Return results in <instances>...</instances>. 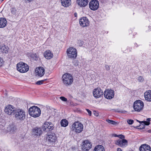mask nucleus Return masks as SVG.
<instances>
[{
    "mask_svg": "<svg viewBox=\"0 0 151 151\" xmlns=\"http://www.w3.org/2000/svg\"><path fill=\"white\" fill-rule=\"evenodd\" d=\"M16 127L14 124H9L7 128V131L11 133H14L16 131Z\"/></svg>",
    "mask_w": 151,
    "mask_h": 151,
    "instance_id": "17",
    "label": "nucleus"
},
{
    "mask_svg": "<svg viewBox=\"0 0 151 151\" xmlns=\"http://www.w3.org/2000/svg\"><path fill=\"white\" fill-rule=\"evenodd\" d=\"M47 138L48 141L50 143L55 142L57 139L55 134L54 133H51L48 135Z\"/></svg>",
    "mask_w": 151,
    "mask_h": 151,
    "instance_id": "19",
    "label": "nucleus"
},
{
    "mask_svg": "<svg viewBox=\"0 0 151 151\" xmlns=\"http://www.w3.org/2000/svg\"><path fill=\"white\" fill-rule=\"evenodd\" d=\"M3 125H0V128L1 129H3Z\"/></svg>",
    "mask_w": 151,
    "mask_h": 151,
    "instance_id": "46",
    "label": "nucleus"
},
{
    "mask_svg": "<svg viewBox=\"0 0 151 151\" xmlns=\"http://www.w3.org/2000/svg\"><path fill=\"white\" fill-rule=\"evenodd\" d=\"M144 106L143 102L140 100L135 101L133 104V107L135 111L139 112L142 111Z\"/></svg>",
    "mask_w": 151,
    "mask_h": 151,
    "instance_id": "6",
    "label": "nucleus"
},
{
    "mask_svg": "<svg viewBox=\"0 0 151 151\" xmlns=\"http://www.w3.org/2000/svg\"><path fill=\"white\" fill-rule=\"evenodd\" d=\"M127 122L129 124H132L134 122L133 120L132 119H129L127 120Z\"/></svg>",
    "mask_w": 151,
    "mask_h": 151,
    "instance_id": "34",
    "label": "nucleus"
},
{
    "mask_svg": "<svg viewBox=\"0 0 151 151\" xmlns=\"http://www.w3.org/2000/svg\"><path fill=\"white\" fill-rule=\"evenodd\" d=\"M42 128L44 131L47 132L52 130L53 128V125L51 123L45 122L42 126Z\"/></svg>",
    "mask_w": 151,
    "mask_h": 151,
    "instance_id": "13",
    "label": "nucleus"
},
{
    "mask_svg": "<svg viewBox=\"0 0 151 151\" xmlns=\"http://www.w3.org/2000/svg\"><path fill=\"white\" fill-rule=\"evenodd\" d=\"M44 55L46 58L50 59L53 57V55L50 50L46 51L44 53Z\"/></svg>",
    "mask_w": 151,
    "mask_h": 151,
    "instance_id": "23",
    "label": "nucleus"
},
{
    "mask_svg": "<svg viewBox=\"0 0 151 151\" xmlns=\"http://www.w3.org/2000/svg\"><path fill=\"white\" fill-rule=\"evenodd\" d=\"M62 5L65 7H67L71 4L70 0H61Z\"/></svg>",
    "mask_w": 151,
    "mask_h": 151,
    "instance_id": "25",
    "label": "nucleus"
},
{
    "mask_svg": "<svg viewBox=\"0 0 151 151\" xmlns=\"http://www.w3.org/2000/svg\"><path fill=\"white\" fill-rule=\"evenodd\" d=\"M119 137L121 139L116 141L115 144L122 147H124L127 146L128 142L127 140L124 139L125 137V136L122 134H119Z\"/></svg>",
    "mask_w": 151,
    "mask_h": 151,
    "instance_id": "5",
    "label": "nucleus"
},
{
    "mask_svg": "<svg viewBox=\"0 0 151 151\" xmlns=\"http://www.w3.org/2000/svg\"><path fill=\"white\" fill-rule=\"evenodd\" d=\"M104 93V97L107 99H111L114 96V91L111 89H107L106 90Z\"/></svg>",
    "mask_w": 151,
    "mask_h": 151,
    "instance_id": "9",
    "label": "nucleus"
},
{
    "mask_svg": "<svg viewBox=\"0 0 151 151\" xmlns=\"http://www.w3.org/2000/svg\"><path fill=\"white\" fill-rule=\"evenodd\" d=\"M10 11L12 14L13 15H15L17 12V9L14 7H13L11 8Z\"/></svg>",
    "mask_w": 151,
    "mask_h": 151,
    "instance_id": "29",
    "label": "nucleus"
},
{
    "mask_svg": "<svg viewBox=\"0 0 151 151\" xmlns=\"http://www.w3.org/2000/svg\"><path fill=\"white\" fill-rule=\"evenodd\" d=\"M93 113L94 115L96 116H98L99 115L98 113L96 111H93Z\"/></svg>",
    "mask_w": 151,
    "mask_h": 151,
    "instance_id": "39",
    "label": "nucleus"
},
{
    "mask_svg": "<svg viewBox=\"0 0 151 151\" xmlns=\"http://www.w3.org/2000/svg\"><path fill=\"white\" fill-rule=\"evenodd\" d=\"M79 23L81 26L82 27H86L88 26L89 22L87 18L83 17L80 19Z\"/></svg>",
    "mask_w": 151,
    "mask_h": 151,
    "instance_id": "15",
    "label": "nucleus"
},
{
    "mask_svg": "<svg viewBox=\"0 0 151 151\" xmlns=\"http://www.w3.org/2000/svg\"><path fill=\"white\" fill-rule=\"evenodd\" d=\"M32 56V58H33L35 60H37L38 59V56L37 54L35 53V54H33Z\"/></svg>",
    "mask_w": 151,
    "mask_h": 151,
    "instance_id": "32",
    "label": "nucleus"
},
{
    "mask_svg": "<svg viewBox=\"0 0 151 151\" xmlns=\"http://www.w3.org/2000/svg\"><path fill=\"white\" fill-rule=\"evenodd\" d=\"M140 151H151L150 146L146 144H144L141 145L139 147Z\"/></svg>",
    "mask_w": 151,
    "mask_h": 151,
    "instance_id": "18",
    "label": "nucleus"
},
{
    "mask_svg": "<svg viewBox=\"0 0 151 151\" xmlns=\"http://www.w3.org/2000/svg\"><path fill=\"white\" fill-rule=\"evenodd\" d=\"M89 8L91 10H97L99 7V2L96 0H92L89 2Z\"/></svg>",
    "mask_w": 151,
    "mask_h": 151,
    "instance_id": "12",
    "label": "nucleus"
},
{
    "mask_svg": "<svg viewBox=\"0 0 151 151\" xmlns=\"http://www.w3.org/2000/svg\"><path fill=\"white\" fill-rule=\"evenodd\" d=\"M7 22L4 18H0V28H3L5 27L7 24Z\"/></svg>",
    "mask_w": 151,
    "mask_h": 151,
    "instance_id": "24",
    "label": "nucleus"
},
{
    "mask_svg": "<svg viewBox=\"0 0 151 151\" xmlns=\"http://www.w3.org/2000/svg\"><path fill=\"white\" fill-rule=\"evenodd\" d=\"M61 126L63 127H66L68 124V122L66 119H63L60 122Z\"/></svg>",
    "mask_w": 151,
    "mask_h": 151,
    "instance_id": "28",
    "label": "nucleus"
},
{
    "mask_svg": "<svg viewBox=\"0 0 151 151\" xmlns=\"http://www.w3.org/2000/svg\"><path fill=\"white\" fill-rule=\"evenodd\" d=\"M14 115L17 120L22 121L25 118L26 112L22 109H16Z\"/></svg>",
    "mask_w": 151,
    "mask_h": 151,
    "instance_id": "1",
    "label": "nucleus"
},
{
    "mask_svg": "<svg viewBox=\"0 0 151 151\" xmlns=\"http://www.w3.org/2000/svg\"><path fill=\"white\" fill-rule=\"evenodd\" d=\"M4 62L2 58L0 57V67L2 65Z\"/></svg>",
    "mask_w": 151,
    "mask_h": 151,
    "instance_id": "36",
    "label": "nucleus"
},
{
    "mask_svg": "<svg viewBox=\"0 0 151 151\" xmlns=\"http://www.w3.org/2000/svg\"><path fill=\"white\" fill-rule=\"evenodd\" d=\"M113 135L114 137H119V135H117L116 134H114Z\"/></svg>",
    "mask_w": 151,
    "mask_h": 151,
    "instance_id": "43",
    "label": "nucleus"
},
{
    "mask_svg": "<svg viewBox=\"0 0 151 151\" xmlns=\"http://www.w3.org/2000/svg\"><path fill=\"white\" fill-rule=\"evenodd\" d=\"M93 93L94 97L96 99L101 97L104 94L102 90L100 88H95L93 90Z\"/></svg>",
    "mask_w": 151,
    "mask_h": 151,
    "instance_id": "10",
    "label": "nucleus"
},
{
    "mask_svg": "<svg viewBox=\"0 0 151 151\" xmlns=\"http://www.w3.org/2000/svg\"><path fill=\"white\" fill-rule=\"evenodd\" d=\"M92 145L89 140H85L82 143L81 145V149L84 151L88 150L91 148Z\"/></svg>",
    "mask_w": 151,
    "mask_h": 151,
    "instance_id": "11",
    "label": "nucleus"
},
{
    "mask_svg": "<svg viewBox=\"0 0 151 151\" xmlns=\"http://www.w3.org/2000/svg\"><path fill=\"white\" fill-rule=\"evenodd\" d=\"M86 110L87 111V112H88L89 115L90 116H91V111H90L88 109H86Z\"/></svg>",
    "mask_w": 151,
    "mask_h": 151,
    "instance_id": "40",
    "label": "nucleus"
},
{
    "mask_svg": "<svg viewBox=\"0 0 151 151\" xmlns=\"http://www.w3.org/2000/svg\"><path fill=\"white\" fill-rule=\"evenodd\" d=\"M29 113L31 116L35 118L40 115L41 111L39 108L37 106H33L29 108Z\"/></svg>",
    "mask_w": 151,
    "mask_h": 151,
    "instance_id": "2",
    "label": "nucleus"
},
{
    "mask_svg": "<svg viewBox=\"0 0 151 151\" xmlns=\"http://www.w3.org/2000/svg\"><path fill=\"white\" fill-rule=\"evenodd\" d=\"M46 151H52V150H47Z\"/></svg>",
    "mask_w": 151,
    "mask_h": 151,
    "instance_id": "49",
    "label": "nucleus"
},
{
    "mask_svg": "<svg viewBox=\"0 0 151 151\" xmlns=\"http://www.w3.org/2000/svg\"><path fill=\"white\" fill-rule=\"evenodd\" d=\"M64 84L66 86L70 85L73 82V79L72 76L69 73H65L62 77Z\"/></svg>",
    "mask_w": 151,
    "mask_h": 151,
    "instance_id": "4",
    "label": "nucleus"
},
{
    "mask_svg": "<svg viewBox=\"0 0 151 151\" xmlns=\"http://www.w3.org/2000/svg\"><path fill=\"white\" fill-rule=\"evenodd\" d=\"M74 15L75 17H77V14L76 13H75L74 14Z\"/></svg>",
    "mask_w": 151,
    "mask_h": 151,
    "instance_id": "47",
    "label": "nucleus"
},
{
    "mask_svg": "<svg viewBox=\"0 0 151 151\" xmlns=\"http://www.w3.org/2000/svg\"><path fill=\"white\" fill-rule=\"evenodd\" d=\"M116 111L120 113H124L125 111H120V110H117Z\"/></svg>",
    "mask_w": 151,
    "mask_h": 151,
    "instance_id": "42",
    "label": "nucleus"
},
{
    "mask_svg": "<svg viewBox=\"0 0 151 151\" xmlns=\"http://www.w3.org/2000/svg\"><path fill=\"white\" fill-rule=\"evenodd\" d=\"M144 96L146 100L151 101V90H149L145 92Z\"/></svg>",
    "mask_w": 151,
    "mask_h": 151,
    "instance_id": "22",
    "label": "nucleus"
},
{
    "mask_svg": "<svg viewBox=\"0 0 151 151\" xmlns=\"http://www.w3.org/2000/svg\"><path fill=\"white\" fill-rule=\"evenodd\" d=\"M88 0H77V3L81 7H85L88 3Z\"/></svg>",
    "mask_w": 151,
    "mask_h": 151,
    "instance_id": "21",
    "label": "nucleus"
},
{
    "mask_svg": "<svg viewBox=\"0 0 151 151\" xmlns=\"http://www.w3.org/2000/svg\"><path fill=\"white\" fill-rule=\"evenodd\" d=\"M138 80L139 82H142L144 81V79L142 76H140L138 78Z\"/></svg>",
    "mask_w": 151,
    "mask_h": 151,
    "instance_id": "33",
    "label": "nucleus"
},
{
    "mask_svg": "<svg viewBox=\"0 0 151 151\" xmlns=\"http://www.w3.org/2000/svg\"><path fill=\"white\" fill-rule=\"evenodd\" d=\"M93 151H105V150L103 146L98 145L94 148Z\"/></svg>",
    "mask_w": 151,
    "mask_h": 151,
    "instance_id": "27",
    "label": "nucleus"
},
{
    "mask_svg": "<svg viewBox=\"0 0 151 151\" xmlns=\"http://www.w3.org/2000/svg\"><path fill=\"white\" fill-rule=\"evenodd\" d=\"M17 70L20 73H25L28 71L29 67L27 64L20 62L17 64Z\"/></svg>",
    "mask_w": 151,
    "mask_h": 151,
    "instance_id": "3",
    "label": "nucleus"
},
{
    "mask_svg": "<svg viewBox=\"0 0 151 151\" xmlns=\"http://www.w3.org/2000/svg\"><path fill=\"white\" fill-rule=\"evenodd\" d=\"M83 129V125L79 122H76L72 125V129L77 133L81 132Z\"/></svg>",
    "mask_w": 151,
    "mask_h": 151,
    "instance_id": "7",
    "label": "nucleus"
},
{
    "mask_svg": "<svg viewBox=\"0 0 151 151\" xmlns=\"http://www.w3.org/2000/svg\"><path fill=\"white\" fill-rule=\"evenodd\" d=\"M9 48L7 46L5 45H1L0 46V49L1 50L3 53H8L9 51Z\"/></svg>",
    "mask_w": 151,
    "mask_h": 151,
    "instance_id": "26",
    "label": "nucleus"
},
{
    "mask_svg": "<svg viewBox=\"0 0 151 151\" xmlns=\"http://www.w3.org/2000/svg\"><path fill=\"white\" fill-rule=\"evenodd\" d=\"M46 80H43L41 81H37L36 83V84L37 85H40L42 84L43 82Z\"/></svg>",
    "mask_w": 151,
    "mask_h": 151,
    "instance_id": "31",
    "label": "nucleus"
},
{
    "mask_svg": "<svg viewBox=\"0 0 151 151\" xmlns=\"http://www.w3.org/2000/svg\"><path fill=\"white\" fill-rule=\"evenodd\" d=\"M142 122L146 125H148L150 124V122L147 121H142Z\"/></svg>",
    "mask_w": 151,
    "mask_h": 151,
    "instance_id": "38",
    "label": "nucleus"
},
{
    "mask_svg": "<svg viewBox=\"0 0 151 151\" xmlns=\"http://www.w3.org/2000/svg\"><path fill=\"white\" fill-rule=\"evenodd\" d=\"M67 55L69 58H76L77 55V50L74 48L70 47L67 50Z\"/></svg>",
    "mask_w": 151,
    "mask_h": 151,
    "instance_id": "8",
    "label": "nucleus"
},
{
    "mask_svg": "<svg viewBox=\"0 0 151 151\" xmlns=\"http://www.w3.org/2000/svg\"><path fill=\"white\" fill-rule=\"evenodd\" d=\"M16 109H14L13 106L11 105H9L5 108L4 111L5 113L9 115H14Z\"/></svg>",
    "mask_w": 151,
    "mask_h": 151,
    "instance_id": "14",
    "label": "nucleus"
},
{
    "mask_svg": "<svg viewBox=\"0 0 151 151\" xmlns=\"http://www.w3.org/2000/svg\"><path fill=\"white\" fill-rule=\"evenodd\" d=\"M78 43L79 44V45L81 46H82L84 43V42L83 41L81 40L78 41Z\"/></svg>",
    "mask_w": 151,
    "mask_h": 151,
    "instance_id": "37",
    "label": "nucleus"
},
{
    "mask_svg": "<svg viewBox=\"0 0 151 151\" xmlns=\"http://www.w3.org/2000/svg\"><path fill=\"white\" fill-rule=\"evenodd\" d=\"M117 151H122L121 149L119 148H118L117 149Z\"/></svg>",
    "mask_w": 151,
    "mask_h": 151,
    "instance_id": "44",
    "label": "nucleus"
},
{
    "mask_svg": "<svg viewBox=\"0 0 151 151\" xmlns=\"http://www.w3.org/2000/svg\"><path fill=\"white\" fill-rule=\"evenodd\" d=\"M36 73L37 75L40 77H42L45 73V70L42 67L38 68H37L35 70Z\"/></svg>",
    "mask_w": 151,
    "mask_h": 151,
    "instance_id": "20",
    "label": "nucleus"
},
{
    "mask_svg": "<svg viewBox=\"0 0 151 151\" xmlns=\"http://www.w3.org/2000/svg\"><path fill=\"white\" fill-rule=\"evenodd\" d=\"M106 121L108 123L111 124L113 125H116L117 124L116 122L112 120L106 119Z\"/></svg>",
    "mask_w": 151,
    "mask_h": 151,
    "instance_id": "30",
    "label": "nucleus"
},
{
    "mask_svg": "<svg viewBox=\"0 0 151 151\" xmlns=\"http://www.w3.org/2000/svg\"><path fill=\"white\" fill-rule=\"evenodd\" d=\"M2 1H3L4 0H1Z\"/></svg>",
    "mask_w": 151,
    "mask_h": 151,
    "instance_id": "50",
    "label": "nucleus"
},
{
    "mask_svg": "<svg viewBox=\"0 0 151 151\" xmlns=\"http://www.w3.org/2000/svg\"><path fill=\"white\" fill-rule=\"evenodd\" d=\"M60 99L64 101H67V99L66 98L63 96L60 97Z\"/></svg>",
    "mask_w": 151,
    "mask_h": 151,
    "instance_id": "35",
    "label": "nucleus"
},
{
    "mask_svg": "<svg viewBox=\"0 0 151 151\" xmlns=\"http://www.w3.org/2000/svg\"><path fill=\"white\" fill-rule=\"evenodd\" d=\"M33 134L37 136H40L42 133V131L40 127H36L32 129Z\"/></svg>",
    "mask_w": 151,
    "mask_h": 151,
    "instance_id": "16",
    "label": "nucleus"
},
{
    "mask_svg": "<svg viewBox=\"0 0 151 151\" xmlns=\"http://www.w3.org/2000/svg\"><path fill=\"white\" fill-rule=\"evenodd\" d=\"M142 127H140L141 129H142H142H143L145 128V126L144 125H142Z\"/></svg>",
    "mask_w": 151,
    "mask_h": 151,
    "instance_id": "45",
    "label": "nucleus"
},
{
    "mask_svg": "<svg viewBox=\"0 0 151 151\" xmlns=\"http://www.w3.org/2000/svg\"><path fill=\"white\" fill-rule=\"evenodd\" d=\"M150 118H148L147 119V122H149L150 121Z\"/></svg>",
    "mask_w": 151,
    "mask_h": 151,
    "instance_id": "48",
    "label": "nucleus"
},
{
    "mask_svg": "<svg viewBox=\"0 0 151 151\" xmlns=\"http://www.w3.org/2000/svg\"><path fill=\"white\" fill-rule=\"evenodd\" d=\"M105 68L106 70H109L110 69V68L108 65H106L105 66Z\"/></svg>",
    "mask_w": 151,
    "mask_h": 151,
    "instance_id": "41",
    "label": "nucleus"
}]
</instances>
